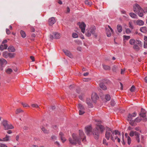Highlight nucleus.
Segmentation results:
<instances>
[{
    "mask_svg": "<svg viewBox=\"0 0 147 147\" xmlns=\"http://www.w3.org/2000/svg\"><path fill=\"white\" fill-rule=\"evenodd\" d=\"M133 10L135 13H138L139 16L142 17L143 16V10L138 4H136L134 5Z\"/></svg>",
    "mask_w": 147,
    "mask_h": 147,
    "instance_id": "4",
    "label": "nucleus"
},
{
    "mask_svg": "<svg viewBox=\"0 0 147 147\" xmlns=\"http://www.w3.org/2000/svg\"><path fill=\"white\" fill-rule=\"evenodd\" d=\"M9 53H8L7 51H6L3 52L2 55L5 58H7L8 57H9Z\"/></svg>",
    "mask_w": 147,
    "mask_h": 147,
    "instance_id": "26",
    "label": "nucleus"
},
{
    "mask_svg": "<svg viewBox=\"0 0 147 147\" xmlns=\"http://www.w3.org/2000/svg\"><path fill=\"white\" fill-rule=\"evenodd\" d=\"M144 47L145 48H147V43H146L145 42H144Z\"/></svg>",
    "mask_w": 147,
    "mask_h": 147,
    "instance_id": "60",
    "label": "nucleus"
},
{
    "mask_svg": "<svg viewBox=\"0 0 147 147\" xmlns=\"http://www.w3.org/2000/svg\"><path fill=\"white\" fill-rule=\"evenodd\" d=\"M48 22L50 26L53 25L56 22L55 18L52 17L49 18L48 20Z\"/></svg>",
    "mask_w": 147,
    "mask_h": 147,
    "instance_id": "11",
    "label": "nucleus"
},
{
    "mask_svg": "<svg viewBox=\"0 0 147 147\" xmlns=\"http://www.w3.org/2000/svg\"><path fill=\"white\" fill-rule=\"evenodd\" d=\"M7 63V61L3 58L0 59V65L2 67L4 66Z\"/></svg>",
    "mask_w": 147,
    "mask_h": 147,
    "instance_id": "13",
    "label": "nucleus"
},
{
    "mask_svg": "<svg viewBox=\"0 0 147 147\" xmlns=\"http://www.w3.org/2000/svg\"><path fill=\"white\" fill-rule=\"evenodd\" d=\"M105 99L107 101H109L110 100L111 97L109 94H107L105 96Z\"/></svg>",
    "mask_w": 147,
    "mask_h": 147,
    "instance_id": "44",
    "label": "nucleus"
},
{
    "mask_svg": "<svg viewBox=\"0 0 147 147\" xmlns=\"http://www.w3.org/2000/svg\"><path fill=\"white\" fill-rule=\"evenodd\" d=\"M10 136L6 135L5 137L2 139L3 141L7 142L9 141Z\"/></svg>",
    "mask_w": 147,
    "mask_h": 147,
    "instance_id": "23",
    "label": "nucleus"
},
{
    "mask_svg": "<svg viewBox=\"0 0 147 147\" xmlns=\"http://www.w3.org/2000/svg\"><path fill=\"white\" fill-rule=\"evenodd\" d=\"M96 28L95 26L91 27L89 30L87 29L86 30V35L88 36H91V34H94Z\"/></svg>",
    "mask_w": 147,
    "mask_h": 147,
    "instance_id": "6",
    "label": "nucleus"
},
{
    "mask_svg": "<svg viewBox=\"0 0 147 147\" xmlns=\"http://www.w3.org/2000/svg\"><path fill=\"white\" fill-rule=\"evenodd\" d=\"M19 138V136L18 135H17L16 137V139L17 141H18Z\"/></svg>",
    "mask_w": 147,
    "mask_h": 147,
    "instance_id": "61",
    "label": "nucleus"
},
{
    "mask_svg": "<svg viewBox=\"0 0 147 147\" xmlns=\"http://www.w3.org/2000/svg\"><path fill=\"white\" fill-rule=\"evenodd\" d=\"M2 124L4 127V129L6 130L8 129H11L14 127L12 125L8 123V121L6 120H4L2 122Z\"/></svg>",
    "mask_w": 147,
    "mask_h": 147,
    "instance_id": "5",
    "label": "nucleus"
},
{
    "mask_svg": "<svg viewBox=\"0 0 147 147\" xmlns=\"http://www.w3.org/2000/svg\"><path fill=\"white\" fill-rule=\"evenodd\" d=\"M104 130V126L101 125L100 123L96 124L95 128L93 129L92 132L94 138L96 139H98L99 137L100 133H102Z\"/></svg>",
    "mask_w": 147,
    "mask_h": 147,
    "instance_id": "3",
    "label": "nucleus"
},
{
    "mask_svg": "<svg viewBox=\"0 0 147 147\" xmlns=\"http://www.w3.org/2000/svg\"><path fill=\"white\" fill-rule=\"evenodd\" d=\"M72 140L71 138L69 139V141L71 144L76 145L78 144L80 145L81 144V140L84 143H86V137L82 130H79V135H78L73 134L72 135Z\"/></svg>",
    "mask_w": 147,
    "mask_h": 147,
    "instance_id": "1",
    "label": "nucleus"
},
{
    "mask_svg": "<svg viewBox=\"0 0 147 147\" xmlns=\"http://www.w3.org/2000/svg\"><path fill=\"white\" fill-rule=\"evenodd\" d=\"M136 115V112H134L132 114H129L128 116V118L129 119H131L132 117H135Z\"/></svg>",
    "mask_w": 147,
    "mask_h": 147,
    "instance_id": "25",
    "label": "nucleus"
},
{
    "mask_svg": "<svg viewBox=\"0 0 147 147\" xmlns=\"http://www.w3.org/2000/svg\"><path fill=\"white\" fill-rule=\"evenodd\" d=\"M30 58L32 60V61H35L34 57L33 56H31L30 57Z\"/></svg>",
    "mask_w": 147,
    "mask_h": 147,
    "instance_id": "59",
    "label": "nucleus"
},
{
    "mask_svg": "<svg viewBox=\"0 0 147 147\" xmlns=\"http://www.w3.org/2000/svg\"><path fill=\"white\" fill-rule=\"evenodd\" d=\"M135 87L134 86H132L130 88V91L132 92H134L135 90Z\"/></svg>",
    "mask_w": 147,
    "mask_h": 147,
    "instance_id": "51",
    "label": "nucleus"
},
{
    "mask_svg": "<svg viewBox=\"0 0 147 147\" xmlns=\"http://www.w3.org/2000/svg\"><path fill=\"white\" fill-rule=\"evenodd\" d=\"M0 147H8L6 145L0 143Z\"/></svg>",
    "mask_w": 147,
    "mask_h": 147,
    "instance_id": "55",
    "label": "nucleus"
},
{
    "mask_svg": "<svg viewBox=\"0 0 147 147\" xmlns=\"http://www.w3.org/2000/svg\"><path fill=\"white\" fill-rule=\"evenodd\" d=\"M120 84H121V90H123V84L121 83H120Z\"/></svg>",
    "mask_w": 147,
    "mask_h": 147,
    "instance_id": "64",
    "label": "nucleus"
},
{
    "mask_svg": "<svg viewBox=\"0 0 147 147\" xmlns=\"http://www.w3.org/2000/svg\"><path fill=\"white\" fill-rule=\"evenodd\" d=\"M140 30L142 33H146L147 31V28L146 27H143L140 28Z\"/></svg>",
    "mask_w": 147,
    "mask_h": 147,
    "instance_id": "21",
    "label": "nucleus"
},
{
    "mask_svg": "<svg viewBox=\"0 0 147 147\" xmlns=\"http://www.w3.org/2000/svg\"><path fill=\"white\" fill-rule=\"evenodd\" d=\"M129 27L131 29H133L134 28V26L131 22H129Z\"/></svg>",
    "mask_w": 147,
    "mask_h": 147,
    "instance_id": "49",
    "label": "nucleus"
},
{
    "mask_svg": "<svg viewBox=\"0 0 147 147\" xmlns=\"http://www.w3.org/2000/svg\"><path fill=\"white\" fill-rule=\"evenodd\" d=\"M65 54L69 57L72 58L73 57V55L71 53L68 51H65Z\"/></svg>",
    "mask_w": 147,
    "mask_h": 147,
    "instance_id": "16",
    "label": "nucleus"
},
{
    "mask_svg": "<svg viewBox=\"0 0 147 147\" xmlns=\"http://www.w3.org/2000/svg\"><path fill=\"white\" fill-rule=\"evenodd\" d=\"M126 32L127 34H129L131 32V31L129 28H127L126 30L125 31Z\"/></svg>",
    "mask_w": 147,
    "mask_h": 147,
    "instance_id": "53",
    "label": "nucleus"
},
{
    "mask_svg": "<svg viewBox=\"0 0 147 147\" xmlns=\"http://www.w3.org/2000/svg\"><path fill=\"white\" fill-rule=\"evenodd\" d=\"M6 31L7 34H9L11 33L10 31L8 29H6Z\"/></svg>",
    "mask_w": 147,
    "mask_h": 147,
    "instance_id": "56",
    "label": "nucleus"
},
{
    "mask_svg": "<svg viewBox=\"0 0 147 147\" xmlns=\"http://www.w3.org/2000/svg\"><path fill=\"white\" fill-rule=\"evenodd\" d=\"M41 129L42 131L45 134H48L49 133V130H47L44 127L42 128Z\"/></svg>",
    "mask_w": 147,
    "mask_h": 147,
    "instance_id": "34",
    "label": "nucleus"
},
{
    "mask_svg": "<svg viewBox=\"0 0 147 147\" xmlns=\"http://www.w3.org/2000/svg\"><path fill=\"white\" fill-rule=\"evenodd\" d=\"M117 135L121 136L120 133L117 130H112L109 128L106 129L105 136V138L107 140L110 139L114 142L115 140L117 139L118 142L120 143V140L118 137Z\"/></svg>",
    "mask_w": 147,
    "mask_h": 147,
    "instance_id": "2",
    "label": "nucleus"
},
{
    "mask_svg": "<svg viewBox=\"0 0 147 147\" xmlns=\"http://www.w3.org/2000/svg\"><path fill=\"white\" fill-rule=\"evenodd\" d=\"M103 144H104L106 146H107L108 145V144L107 141V140L106 139H104L103 140Z\"/></svg>",
    "mask_w": 147,
    "mask_h": 147,
    "instance_id": "48",
    "label": "nucleus"
},
{
    "mask_svg": "<svg viewBox=\"0 0 147 147\" xmlns=\"http://www.w3.org/2000/svg\"><path fill=\"white\" fill-rule=\"evenodd\" d=\"M129 43L131 45H134L136 43L138 44V45H141V42L140 40H135L134 39H131L129 41Z\"/></svg>",
    "mask_w": 147,
    "mask_h": 147,
    "instance_id": "8",
    "label": "nucleus"
},
{
    "mask_svg": "<svg viewBox=\"0 0 147 147\" xmlns=\"http://www.w3.org/2000/svg\"><path fill=\"white\" fill-rule=\"evenodd\" d=\"M7 47V45L5 44L1 45L0 46V49L1 51H3L4 49H6Z\"/></svg>",
    "mask_w": 147,
    "mask_h": 147,
    "instance_id": "22",
    "label": "nucleus"
},
{
    "mask_svg": "<svg viewBox=\"0 0 147 147\" xmlns=\"http://www.w3.org/2000/svg\"><path fill=\"white\" fill-rule=\"evenodd\" d=\"M98 98V97L96 93H94L92 94L91 98L93 101H95Z\"/></svg>",
    "mask_w": 147,
    "mask_h": 147,
    "instance_id": "14",
    "label": "nucleus"
},
{
    "mask_svg": "<svg viewBox=\"0 0 147 147\" xmlns=\"http://www.w3.org/2000/svg\"><path fill=\"white\" fill-rule=\"evenodd\" d=\"M78 108L79 109H83V110H84V109L83 106L82 105H81L80 104H78Z\"/></svg>",
    "mask_w": 147,
    "mask_h": 147,
    "instance_id": "46",
    "label": "nucleus"
},
{
    "mask_svg": "<svg viewBox=\"0 0 147 147\" xmlns=\"http://www.w3.org/2000/svg\"><path fill=\"white\" fill-rule=\"evenodd\" d=\"M31 31L32 32H34L35 29L33 27H31Z\"/></svg>",
    "mask_w": 147,
    "mask_h": 147,
    "instance_id": "63",
    "label": "nucleus"
},
{
    "mask_svg": "<svg viewBox=\"0 0 147 147\" xmlns=\"http://www.w3.org/2000/svg\"><path fill=\"white\" fill-rule=\"evenodd\" d=\"M138 133L136 131H130L129 133V135L131 137H133L134 135L136 136Z\"/></svg>",
    "mask_w": 147,
    "mask_h": 147,
    "instance_id": "19",
    "label": "nucleus"
},
{
    "mask_svg": "<svg viewBox=\"0 0 147 147\" xmlns=\"http://www.w3.org/2000/svg\"><path fill=\"white\" fill-rule=\"evenodd\" d=\"M117 29L118 32H121L122 30V27L120 25H118L117 26Z\"/></svg>",
    "mask_w": 147,
    "mask_h": 147,
    "instance_id": "30",
    "label": "nucleus"
},
{
    "mask_svg": "<svg viewBox=\"0 0 147 147\" xmlns=\"http://www.w3.org/2000/svg\"><path fill=\"white\" fill-rule=\"evenodd\" d=\"M111 105L112 106H114L115 104V102L113 100H111Z\"/></svg>",
    "mask_w": 147,
    "mask_h": 147,
    "instance_id": "57",
    "label": "nucleus"
},
{
    "mask_svg": "<svg viewBox=\"0 0 147 147\" xmlns=\"http://www.w3.org/2000/svg\"><path fill=\"white\" fill-rule=\"evenodd\" d=\"M123 38H124V40H127L129 39L130 37L129 36L124 35L123 36Z\"/></svg>",
    "mask_w": 147,
    "mask_h": 147,
    "instance_id": "45",
    "label": "nucleus"
},
{
    "mask_svg": "<svg viewBox=\"0 0 147 147\" xmlns=\"http://www.w3.org/2000/svg\"><path fill=\"white\" fill-rule=\"evenodd\" d=\"M108 27L110 29V30L108 29H106V31L107 32V36L108 37H110L111 36V33H113V31L112 28L109 26H108Z\"/></svg>",
    "mask_w": 147,
    "mask_h": 147,
    "instance_id": "12",
    "label": "nucleus"
},
{
    "mask_svg": "<svg viewBox=\"0 0 147 147\" xmlns=\"http://www.w3.org/2000/svg\"><path fill=\"white\" fill-rule=\"evenodd\" d=\"M103 67L105 70H109L111 69L109 66L105 65H103Z\"/></svg>",
    "mask_w": 147,
    "mask_h": 147,
    "instance_id": "31",
    "label": "nucleus"
},
{
    "mask_svg": "<svg viewBox=\"0 0 147 147\" xmlns=\"http://www.w3.org/2000/svg\"><path fill=\"white\" fill-rule=\"evenodd\" d=\"M22 104L24 107H29V106L27 104L22 102Z\"/></svg>",
    "mask_w": 147,
    "mask_h": 147,
    "instance_id": "52",
    "label": "nucleus"
},
{
    "mask_svg": "<svg viewBox=\"0 0 147 147\" xmlns=\"http://www.w3.org/2000/svg\"><path fill=\"white\" fill-rule=\"evenodd\" d=\"M142 120V118L140 117H137L135 119L136 122L138 123L140 122Z\"/></svg>",
    "mask_w": 147,
    "mask_h": 147,
    "instance_id": "42",
    "label": "nucleus"
},
{
    "mask_svg": "<svg viewBox=\"0 0 147 147\" xmlns=\"http://www.w3.org/2000/svg\"><path fill=\"white\" fill-rule=\"evenodd\" d=\"M23 112V110L21 109H16V113L17 114L20 113L22 112Z\"/></svg>",
    "mask_w": 147,
    "mask_h": 147,
    "instance_id": "36",
    "label": "nucleus"
},
{
    "mask_svg": "<svg viewBox=\"0 0 147 147\" xmlns=\"http://www.w3.org/2000/svg\"><path fill=\"white\" fill-rule=\"evenodd\" d=\"M127 140V143L129 145L131 143V139L129 136L127 138H126Z\"/></svg>",
    "mask_w": 147,
    "mask_h": 147,
    "instance_id": "39",
    "label": "nucleus"
},
{
    "mask_svg": "<svg viewBox=\"0 0 147 147\" xmlns=\"http://www.w3.org/2000/svg\"><path fill=\"white\" fill-rule=\"evenodd\" d=\"M8 50L9 52H14L16 51V49L12 46H9L8 48Z\"/></svg>",
    "mask_w": 147,
    "mask_h": 147,
    "instance_id": "17",
    "label": "nucleus"
},
{
    "mask_svg": "<svg viewBox=\"0 0 147 147\" xmlns=\"http://www.w3.org/2000/svg\"><path fill=\"white\" fill-rule=\"evenodd\" d=\"M51 139L54 141L56 140L57 138V136L55 135H53L51 137Z\"/></svg>",
    "mask_w": 147,
    "mask_h": 147,
    "instance_id": "35",
    "label": "nucleus"
},
{
    "mask_svg": "<svg viewBox=\"0 0 147 147\" xmlns=\"http://www.w3.org/2000/svg\"><path fill=\"white\" fill-rule=\"evenodd\" d=\"M16 54L14 53H9V57L10 58H13L15 57Z\"/></svg>",
    "mask_w": 147,
    "mask_h": 147,
    "instance_id": "38",
    "label": "nucleus"
},
{
    "mask_svg": "<svg viewBox=\"0 0 147 147\" xmlns=\"http://www.w3.org/2000/svg\"><path fill=\"white\" fill-rule=\"evenodd\" d=\"M136 24L139 26H142L144 24V22L141 20H138L136 22Z\"/></svg>",
    "mask_w": 147,
    "mask_h": 147,
    "instance_id": "24",
    "label": "nucleus"
},
{
    "mask_svg": "<svg viewBox=\"0 0 147 147\" xmlns=\"http://www.w3.org/2000/svg\"><path fill=\"white\" fill-rule=\"evenodd\" d=\"M140 134L138 133V134L136 136V139L137 140L138 142V143L140 142Z\"/></svg>",
    "mask_w": 147,
    "mask_h": 147,
    "instance_id": "37",
    "label": "nucleus"
},
{
    "mask_svg": "<svg viewBox=\"0 0 147 147\" xmlns=\"http://www.w3.org/2000/svg\"><path fill=\"white\" fill-rule=\"evenodd\" d=\"M55 144L57 145L59 147L60 146V144L58 142L56 141V142H55Z\"/></svg>",
    "mask_w": 147,
    "mask_h": 147,
    "instance_id": "62",
    "label": "nucleus"
},
{
    "mask_svg": "<svg viewBox=\"0 0 147 147\" xmlns=\"http://www.w3.org/2000/svg\"><path fill=\"white\" fill-rule=\"evenodd\" d=\"M85 113L84 110L80 109L79 111V114L80 115H82Z\"/></svg>",
    "mask_w": 147,
    "mask_h": 147,
    "instance_id": "41",
    "label": "nucleus"
},
{
    "mask_svg": "<svg viewBox=\"0 0 147 147\" xmlns=\"http://www.w3.org/2000/svg\"><path fill=\"white\" fill-rule=\"evenodd\" d=\"M6 71L7 74H10L12 72V70L11 68H8L6 70Z\"/></svg>",
    "mask_w": 147,
    "mask_h": 147,
    "instance_id": "40",
    "label": "nucleus"
},
{
    "mask_svg": "<svg viewBox=\"0 0 147 147\" xmlns=\"http://www.w3.org/2000/svg\"><path fill=\"white\" fill-rule=\"evenodd\" d=\"M99 86L100 88L103 90H105L107 89L106 86L102 83H100V84Z\"/></svg>",
    "mask_w": 147,
    "mask_h": 147,
    "instance_id": "28",
    "label": "nucleus"
},
{
    "mask_svg": "<svg viewBox=\"0 0 147 147\" xmlns=\"http://www.w3.org/2000/svg\"><path fill=\"white\" fill-rule=\"evenodd\" d=\"M122 144L123 145H125V142L124 139V133L122 134Z\"/></svg>",
    "mask_w": 147,
    "mask_h": 147,
    "instance_id": "50",
    "label": "nucleus"
},
{
    "mask_svg": "<svg viewBox=\"0 0 147 147\" xmlns=\"http://www.w3.org/2000/svg\"><path fill=\"white\" fill-rule=\"evenodd\" d=\"M125 71V69H121V74H124Z\"/></svg>",
    "mask_w": 147,
    "mask_h": 147,
    "instance_id": "58",
    "label": "nucleus"
},
{
    "mask_svg": "<svg viewBox=\"0 0 147 147\" xmlns=\"http://www.w3.org/2000/svg\"><path fill=\"white\" fill-rule=\"evenodd\" d=\"M85 132L87 135H90L92 131L91 126H88L85 127Z\"/></svg>",
    "mask_w": 147,
    "mask_h": 147,
    "instance_id": "9",
    "label": "nucleus"
},
{
    "mask_svg": "<svg viewBox=\"0 0 147 147\" xmlns=\"http://www.w3.org/2000/svg\"><path fill=\"white\" fill-rule=\"evenodd\" d=\"M141 45H142L141 44L140 45H138V44H137L136 43L134 45L133 48L134 49H135V50H138L140 49V47L139 46H141Z\"/></svg>",
    "mask_w": 147,
    "mask_h": 147,
    "instance_id": "29",
    "label": "nucleus"
},
{
    "mask_svg": "<svg viewBox=\"0 0 147 147\" xmlns=\"http://www.w3.org/2000/svg\"><path fill=\"white\" fill-rule=\"evenodd\" d=\"M21 36L23 38H25L26 36V35L25 32L23 30H21L20 32Z\"/></svg>",
    "mask_w": 147,
    "mask_h": 147,
    "instance_id": "32",
    "label": "nucleus"
},
{
    "mask_svg": "<svg viewBox=\"0 0 147 147\" xmlns=\"http://www.w3.org/2000/svg\"><path fill=\"white\" fill-rule=\"evenodd\" d=\"M129 16L132 18H137V15L134 13H129Z\"/></svg>",
    "mask_w": 147,
    "mask_h": 147,
    "instance_id": "27",
    "label": "nucleus"
},
{
    "mask_svg": "<svg viewBox=\"0 0 147 147\" xmlns=\"http://www.w3.org/2000/svg\"><path fill=\"white\" fill-rule=\"evenodd\" d=\"M72 37L74 38H77L78 37V35L75 33H73L72 34Z\"/></svg>",
    "mask_w": 147,
    "mask_h": 147,
    "instance_id": "47",
    "label": "nucleus"
},
{
    "mask_svg": "<svg viewBox=\"0 0 147 147\" xmlns=\"http://www.w3.org/2000/svg\"><path fill=\"white\" fill-rule=\"evenodd\" d=\"M85 3L86 4L88 5H90L91 4V3L90 2H89L87 0H86L85 1Z\"/></svg>",
    "mask_w": 147,
    "mask_h": 147,
    "instance_id": "54",
    "label": "nucleus"
},
{
    "mask_svg": "<svg viewBox=\"0 0 147 147\" xmlns=\"http://www.w3.org/2000/svg\"><path fill=\"white\" fill-rule=\"evenodd\" d=\"M146 111L145 110L142 108L141 109V113L140 114V117H144L145 116Z\"/></svg>",
    "mask_w": 147,
    "mask_h": 147,
    "instance_id": "15",
    "label": "nucleus"
},
{
    "mask_svg": "<svg viewBox=\"0 0 147 147\" xmlns=\"http://www.w3.org/2000/svg\"><path fill=\"white\" fill-rule=\"evenodd\" d=\"M54 34V37L52 35H50V38L51 39H53V38H55L57 39L61 37L60 35L58 33L55 32Z\"/></svg>",
    "mask_w": 147,
    "mask_h": 147,
    "instance_id": "10",
    "label": "nucleus"
},
{
    "mask_svg": "<svg viewBox=\"0 0 147 147\" xmlns=\"http://www.w3.org/2000/svg\"><path fill=\"white\" fill-rule=\"evenodd\" d=\"M86 103L88 104V106L90 107H93V105H92V104L91 102V100L89 98H87L86 99Z\"/></svg>",
    "mask_w": 147,
    "mask_h": 147,
    "instance_id": "20",
    "label": "nucleus"
},
{
    "mask_svg": "<svg viewBox=\"0 0 147 147\" xmlns=\"http://www.w3.org/2000/svg\"><path fill=\"white\" fill-rule=\"evenodd\" d=\"M31 106L34 108H39V106L36 104H32L31 105Z\"/></svg>",
    "mask_w": 147,
    "mask_h": 147,
    "instance_id": "43",
    "label": "nucleus"
},
{
    "mask_svg": "<svg viewBox=\"0 0 147 147\" xmlns=\"http://www.w3.org/2000/svg\"><path fill=\"white\" fill-rule=\"evenodd\" d=\"M77 24L79 26L80 28L81 29V32L83 33H84L85 27L86 24L84 22H79Z\"/></svg>",
    "mask_w": 147,
    "mask_h": 147,
    "instance_id": "7",
    "label": "nucleus"
},
{
    "mask_svg": "<svg viewBox=\"0 0 147 147\" xmlns=\"http://www.w3.org/2000/svg\"><path fill=\"white\" fill-rule=\"evenodd\" d=\"M131 119H129L128 118V121H129V123L132 126H134V122H136L135 121V120H131Z\"/></svg>",
    "mask_w": 147,
    "mask_h": 147,
    "instance_id": "33",
    "label": "nucleus"
},
{
    "mask_svg": "<svg viewBox=\"0 0 147 147\" xmlns=\"http://www.w3.org/2000/svg\"><path fill=\"white\" fill-rule=\"evenodd\" d=\"M64 135L63 133L62 132H60L59 134V137L60 138L61 140L63 142H64Z\"/></svg>",
    "mask_w": 147,
    "mask_h": 147,
    "instance_id": "18",
    "label": "nucleus"
}]
</instances>
